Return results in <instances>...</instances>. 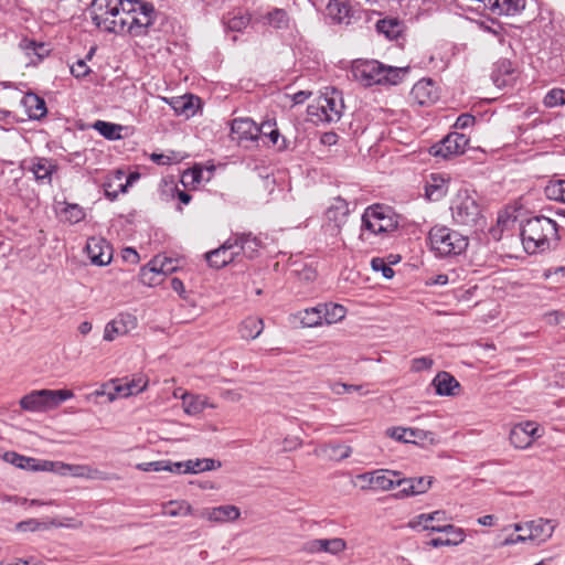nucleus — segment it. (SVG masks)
I'll use <instances>...</instances> for the list:
<instances>
[{
    "instance_id": "obj_1",
    "label": "nucleus",
    "mask_w": 565,
    "mask_h": 565,
    "mask_svg": "<svg viewBox=\"0 0 565 565\" xmlns=\"http://www.w3.org/2000/svg\"><path fill=\"white\" fill-rule=\"evenodd\" d=\"M521 237L526 253H543L556 245L558 241L557 224L545 216L530 218L522 227Z\"/></svg>"
},
{
    "instance_id": "obj_2",
    "label": "nucleus",
    "mask_w": 565,
    "mask_h": 565,
    "mask_svg": "<svg viewBox=\"0 0 565 565\" xmlns=\"http://www.w3.org/2000/svg\"><path fill=\"white\" fill-rule=\"evenodd\" d=\"M407 72L408 67L387 66L375 60H356L351 68L353 78L363 86L397 85Z\"/></svg>"
},
{
    "instance_id": "obj_3",
    "label": "nucleus",
    "mask_w": 565,
    "mask_h": 565,
    "mask_svg": "<svg viewBox=\"0 0 565 565\" xmlns=\"http://www.w3.org/2000/svg\"><path fill=\"white\" fill-rule=\"evenodd\" d=\"M122 18L125 24L122 34L142 36L148 33L154 21V8L151 3L141 0H124Z\"/></svg>"
},
{
    "instance_id": "obj_4",
    "label": "nucleus",
    "mask_w": 565,
    "mask_h": 565,
    "mask_svg": "<svg viewBox=\"0 0 565 565\" xmlns=\"http://www.w3.org/2000/svg\"><path fill=\"white\" fill-rule=\"evenodd\" d=\"M124 0H94L90 17L94 24L102 31L122 34Z\"/></svg>"
},
{
    "instance_id": "obj_5",
    "label": "nucleus",
    "mask_w": 565,
    "mask_h": 565,
    "mask_svg": "<svg viewBox=\"0 0 565 565\" xmlns=\"http://www.w3.org/2000/svg\"><path fill=\"white\" fill-rule=\"evenodd\" d=\"M344 109L342 94L335 88H327L318 99L309 105L308 114L316 122L339 121Z\"/></svg>"
},
{
    "instance_id": "obj_6",
    "label": "nucleus",
    "mask_w": 565,
    "mask_h": 565,
    "mask_svg": "<svg viewBox=\"0 0 565 565\" xmlns=\"http://www.w3.org/2000/svg\"><path fill=\"white\" fill-rule=\"evenodd\" d=\"M450 211L455 223L465 226L477 225L481 220V207L476 192L460 189L454 196Z\"/></svg>"
},
{
    "instance_id": "obj_7",
    "label": "nucleus",
    "mask_w": 565,
    "mask_h": 565,
    "mask_svg": "<svg viewBox=\"0 0 565 565\" xmlns=\"http://www.w3.org/2000/svg\"><path fill=\"white\" fill-rule=\"evenodd\" d=\"M74 397L71 390H38L20 399L22 409L42 413L57 407L61 403Z\"/></svg>"
},
{
    "instance_id": "obj_8",
    "label": "nucleus",
    "mask_w": 565,
    "mask_h": 565,
    "mask_svg": "<svg viewBox=\"0 0 565 565\" xmlns=\"http://www.w3.org/2000/svg\"><path fill=\"white\" fill-rule=\"evenodd\" d=\"M431 249L439 256L459 255L466 250L468 239L462 234L445 226H435L429 232Z\"/></svg>"
},
{
    "instance_id": "obj_9",
    "label": "nucleus",
    "mask_w": 565,
    "mask_h": 565,
    "mask_svg": "<svg viewBox=\"0 0 565 565\" xmlns=\"http://www.w3.org/2000/svg\"><path fill=\"white\" fill-rule=\"evenodd\" d=\"M397 227V221L392 212L382 205L367 207L362 215L360 239H366V235L388 233Z\"/></svg>"
},
{
    "instance_id": "obj_10",
    "label": "nucleus",
    "mask_w": 565,
    "mask_h": 565,
    "mask_svg": "<svg viewBox=\"0 0 565 565\" xmlns=\"http://www.w3.org/2000/svg\"><path fill=\"white\" fill-rule=\"evenodd\" d=\"M555 527L556 523L553 520L543 518L513 524L514 531L526 532V537L536 544L547 542L552 537Z\"/></svg>"
},
{
    "instance_id": "obj_11",
    "label": "nucleus",
    "mask_w": 565,
    "mask_h": 565,
    "mask_svg": "<svg viewBox=\"0 0 565 565\" xmlns=\"http://www.w3.org/2000/svg\"><path fill=\"white\" fill-rule=\"evenodd\" d=\"M469 143V138L459 132L448 134L441 141L433 145L429 149V153L434 157H441L443 159H449L455 156L462 154Z\"/></svg>"
},
{
    "instance_id": "obj_12",
    "label": "nucleus",
    "mask_w": 565,
    "mask_h": 565,
    "mask_svg": "<svg viewBox=\"0 0 565 565\" xmlns=\"http://www.w3.org/2000/svg\"><path fill=\"white\" fill-rule=\"evenodd\" d=\"M386 436L401 441L415 445L426 446L437 443L435 434L429 430L406 427H390L385 431Z\"/></svg>"
},
{
    "instance_id": "obj_13",
    "label": "nucleus",
    "mask_w": 565,
    "mask_h": 565,
    "mask_svg": "<svg viewBox=\"0 0 565 565\" xmlns=\"http://www.w3.org/2000/svg\"><path fill=\"white\" fill-rule=\"evenodd\" d=\"M542 435L539 425L533 422L516 424L510 431L511 444L519 449L530 447Z\"/></svg>"
},
{
    "instance_id": "obj_14",
    "label": "nucleus",
    "mask_w": 565,
    "mask_h": 565,
    "mask_svg": "<svg viewBox=\"0 0 565 565\" xmlns=\"http://www.w3.org/2000/svg\"><path fill=\"white\" fill-rule=\"evenodd\" d=\"M137 326V319L128 313L118 315L106 323L104 328V341L111 342L118 337L128 334Z\"/></svg>"
},
{
    "instance_id": "obj_15",
    "label": "nucleus",
    "mask_w": 565,
    "mask_h": 565,
    "mask_svg": "<svg viewBox=\"0 0 565 565\" xmlns=\"http://www.w3.org/2000/svg\"><path fill=\"white\" fill-rule=\"evenodd\" d=\"M198 515L210 523L223 524L238 520L241 516V510L236 505L224 504L213 508H204Z\"/></svg>"
},
{
    "instance_id": "obj_16",
    "label": "nucleus",
    "mask_w": 565,
    "mask_h": 565,
    "mask_svg": "<svg viewBox=\"0 0 565 565\" xmlns=\"http://www.w3.org/2000/svg\"><path fill=\"white\" fill-rule=\"evenodd\" d=\"M86 253L94 265L105 266L113 259V248L103 237H90L86 243Z\"/></svg>"
},
{
    "instance_id": "obj_17",
    "label": "nucleus",
    "mask_w": 565,
    "mask_h": 565,
    "mask_svg": "<svg viewBox=\"0 0 565 565\" xmlns=\"http://www.w3.org/2000/svg\"><path fill=\"white\" fill-rule=\"evenodd\" d=\"M238 255L239 252L235 249V243L228 238L218 248L206 253L205 257L211 267L220 269L233 263Z\"/></svg>"
},
{
    "instance_id": "obj_18",
    "label": "nucleus",
    "mask_w": 565,
    "mask_h": 565,
    "mask_svg": "<svg viewBox=\"0 0 565 565\" xmlns=\"http://www.w3.org/2000/svg\"><path fill=\"white\" fill-rule=\"evenodd\" d=\"M231 137L238 142L256 141L259 138V129L249 118H236L231 125Z\"/></svg>"
},
{
    "instance_id": "obj_19",
    "label": "nucleus",
    "mask_w": 565,
    "mask_h": 565,
    "mask_svg": "<svg viewBox=\"0 0 565 565\" xmlns=\"http://www.w3.org/2000/svg\"><path fill=\"white\" fill-rule=\"evenodd\" d=\"M431 486V478H399L397 487L401 488L396 494L398 498L418 495L427 492Z\"/></svg>"
},
{
    "instance_id": "obj_20",
    "label": "nucleus",
    "mask_w": 565,
    "mask_h": 565,
    "mask_svg": "<svg viewBox=\"0 0 565 565\" xmlns=\"http://www.w3.org/2000/svg\"><path fill=\"white\" fill-rule=\"evenodd\" d=\"M412 98L419 105H429L435 103L438 97V87L429 78H422L411 90Z\"/></svg>"
},
{
    "instance_id": "obj_21",
    "label": "nucleus",
    "mask_w": 565,
    "mask_h": 565,
    "mask_svg": "<svg viewBox=\"0 0 565 565\" xmlns=\"http://www.w3.org/2000/svg\"><path fill=\"white\" fill-rule=\"evenodd\" d=\"M449 178L441 173H431L426 182L425 193L428 200L439 201L448 192Z\"/></svg>"
},
{
    "instance_id": "obj_22",
    "label": "nucleus",
    "mask_w": 565,
    "mask_h": 565,
    "mask_svg": "<svg viewBox=\"0 0 565 565\" xmlns=\"http://www.w3.org/2000/svg\"><path fill=\"white\" fill-rule=\"evenodd\" d=\"M181 399L184 413L190 416H196L201 414L206 407H216L215 404L210 403L205 395L183 393L181 395Z\"/></svg>"
},
{
    "instance_id": "obj_23",
    "label": "nucleus",
    "mask_w": 565,
    "mask_h": 565,
    "mask_svg": "<svg viewBox=\"0 0 565 565\" xmlns=\"http://www.w3.org/2000/svg\"><path fill=\"white\" fill-rule=\"evenodd\" d=\"M349 212L348 202L341 198H335L326 211V217L329 222L334 223V226L340 230L347 222Z\"/></svg>"
},
{
    "instance_id": "obj_24",
    "label": "nucleus",
    "mask_w": 565,
    "mask_h": 565,
    "mask_svg": "<svg viewBox=\"0 0 565 565\" xmlns=\"http://www.w3.org/2000/svg\"><path fill=\"white\" fill-rule=\"evenodd\" d=\"M436 394L440 396L457 395L460 387L459 382L449 373L440 372L433 380Z\"/></svg>"
},
{
    "instance_id": "obj_25",
    "label": "nucleus",
    "mask_w": 565,
    "mask_h": 565,
    "mask_svg": "<svg viewBox=\"0 0 565 565\" xmlns=\"http://www.w3.org/2000/svg\"><path fill=\"white\" fill-rule=\"evenodd\" d=\"M232 241L235 243V249L238 250L239 254L243 253L247 258L255 257L262 247L260 241L250 234L235 235Z\"/></svg>"
},
{
    "instance_id": "obj_26",
    "label": "nucleus",
    "mask_w": 565,
    "mask_h": 565,
    "mask_svg": "<svg viewBox=\"0 0 565 565\" xmlns=\"http://www.w3.org/2000/svg\"><path fill=\"white\" fill-rule=\"evenodd\" d=\"M327 14L337 23L350 24L352 11L350 6L340 0H330L327 6Z\"/></svg>"
},
{
    "instance_id": "obj_27",
    "label": "nucleus",
    "mask_w": 565,
    "mask_h": 565,
    "mask_svg": "<svg viewBox=\"0 0 565 565\" xmlns=\"http://www.w3.org/2000/svg\"><path fill=\"white\" fill-rule=\"evenodd\" d=\"M447 513L443 510H437L431 513H422L414 519H412L408 523L412 529H420L423 531H431V527H438L439 525H429L430 522H443L447 521Z\"/></svg>"
},
{
    "instance_id": "obj_28",
    "label": "nucleus",
    "mask_w": 565,
    "mask_h": 565,
    "mask_svg": "<svg viewBox=\"0 0 565 565\" xmlns=\"http://www.w3.org/2000/svg\"><path fill=\"white\" fill-rule=\"evenodd\" d=\"M3 460L20 469L41 471L42 460L32 457H25L14 451L4 452Z\"/></svg>"
},
{
    "instance_id": "obj_29",
    "label": "nucleus",
    "mask_w": 565,
    "mask_h": 565,
    "mask_svg": "<svg viewBox=\"0 0 565 565\" xmlns=\"http://www.w3.org/2000/svg\"><path fill=\"white\" fill-rule=\"evenodd\" d=\"M124 179L125 172L121 170H117L108 177L107 181L104 183L105 195L108 199L115 200L119 193L127 191V183H125Z\"/></svg>"
},
{
    "instance_id": "obj_30",
    "label": "nucleus",
    "mask_w": 565,
    "mask_h": 565,
    "mask_svg": "<svg viewBox=\"0 0 565 565\" xmlns=\"http://www.w3.org/2000/svg\"><path fill=\"white\" fill-rule=\"evenodd\" d=\"M399 477V472L387 470V469H377L374 470V491H388L394 487H397V479Z\"/></svg>"
},
{
    "instance_id": "obj_31",
    "label": "nucleus",
    "mask_w": 565,
    "mask_h": 565,
    "mask_svg": "<svg viewBox=\"0 0 565 565\" xmlns=\"http://www.w3.org/2000/svg\"><path fill=\"white\" fill-rule=\"evenodd\" d=\"M22 104L31 119H40L46 115V106L44 99L33 93L26 94L22 98Z\"/></svg>"
},
{
    "instance_id": "obj_32",
    "label": "nucleus",
    "mask_w": 565,
    "mask_h": 565,
    "mask_svg": "<svg viewBox=\"0 0 565 565\" xmlns=\"http://www.w3.org/2000/svg\"><path fill=\"white\" fill-rule=\"evenodd\" d=\"M70 476L75 478H83L89 480H109L110 477L108 473L100 471L97 468H94L88 465H71L70 466Z\"/></svg>"
},
{
    "instance_id": "obj_33",
    "label": "nucleus",
    "mask_w": 565,
    "mask_h": 565,
    "mask_svg": "<svg viewBox=\"0 0 565 565\" xmlns=\"http://www.w3.org/2000/svg\"><path fill=\"white\" fill-rule=\"evenodd\" d=\"M160 257L153 258L147 266L140 270V281L145 286L153 287L160 285L163 280V276L158 269Z\"/></svg>"
},
{
    "instance_id": "obj_34",
    "label": "nucleus",
    "mask_w": 565,
    "mask_h": 565,
    "mask_svg": "<svg viewBox=\"0 0 565 565\" xmlns=\"http://www.w3.org/2000/svg\"><path fill=\"white\" fill-rule=\"evenodd\" d=\"M162 514L171 518L194 514L192 505L185 500H171L162 504Z\"/></svg>"
},
{
    "instance_id": "obj_35",
    "label": "nucleus",
    "mask_w": 565,
    "mask_h": 565,
    "mask_svg": "<svg viewBox=\"0 0 565 565\" xmlns=\"http://www.w3.org/2000/svg\"><path fill=\"white\" fill-rule=\"evenodd\" d=\"M263 330L264 322L260 318L247 317L241 322L238 332L243 339L254 340L259 337Z\"/></svg>"
},
{
    "instance_id": "obj_36",
    "label": "nucleus",
    "mask_w": 565,
    "mask_h": 565,
    "mask_svg": "<svg viewBox=\"0 0 565 565\" xmlns=\"http://www.w3.org/2000/svg\"><path fill=\"white\" fill-rule=\"evenodd\" d=\"M185 469L183 470L185 473L196 475L204 471L215 470L221 467V462L211 458H202V459H189L184 461Z\"/></svg>"
},
{
    "instance_id": "obj_37",
    "label": "nucleus",
    "mask_w": 565,
    "mask_h": 565,
    "mask_svg": "<svg viewBox=\"0 0 565 565\" xmlns=\"http://www.w3.org/2000/svg\"><path fill=\"white\" fill-rule=\"evenodd\" d=\"M56 166L54 162L46 158H35L32 163V172L36 180L51 181V175L55 171Z\"/></svg>"
},
{
    "instance_id": "obj_38",
    "label": "nucleus",
    "mask_w": 565,
    "mask_h": 565,
    "mask_svg": "<svg viewBox=\"0 0 565 565\" xmlns=\"http://www.w3.org/2000/svg\"><path fill=\"white\" fill-rule=\"evenodd\" d=\"M93 128L97 130L103 137L109 140H117L121 138L124 127L118 124L97 120L94 122Z\"/></svg>"
},
{
    "instance_id": "obj_39",
    "label": "nucleus",
    "mask_w": 565,
    "mask_h": 565,
    "mask_svg": "<svg viewBox=\"0 0 565 565\" xmlns=\"http://www.w3.org/2000/svg\"><path fill=\"white\" fill-rule=\"evenodd\" d=\"M376 29L387 39L394 40L397 39L402 33L403 25L397 19H383L376 23Z\"/></svg>"
},
{
    "instance_id": "obj_40",
    "label": "nucleus",
    "mask_w": 565,
    "mask_h": 565,
    "mask_svg": "<svg viewBox=\"0 0 565 565\" xmlns=\"http://www.w3.org/2000/svg\"><path fill=\"white\" fill-rule=\"evenodd\" d=\"M321 310L327 324L337 323L344 319L347 315V309L338 303L321 305Z\"/></svg>"
},
{
    "instance_id": "obj_41",
    "label": "nucleus",
    "mask_w": 565,
    "mask_h": 565,
    "mask_svg": "<svg viewBox=\"0 0 565 565\" xmlns=\"http://www.w3.org/2000/svg\"><path fill=\"white\" fill-rule=\"evenodd\" d=\"M300 322L303 327L312 328L324 322L321 306L306 309L300 313Z\"/></svg>"
},
{
    "instance_id": "obj_42",
    "label": "nucleus",
    "mask_w": 565,
    "mask_h": 565,
    "mask_svg": "<svg viewBox=\"0 0 565 565\" xmlns=\"http://www.w3.org/2000/svg\"><path fill=\"white\" fill-rule=\"evenodd\" d=\"M431 532L447 533L451 546L459 545L466 540L465 530L452 524L431 527Z\"/></svg>"
},
{
    "instance_id": "obj_43",
    "label": "nucleus",
    "mask_w": 565,
    "mask_h": 565,
    "mask_svg": "<svg viewBox=\"0 0 565 565\" xmlns=\"http://www.w3.org/2000/svg\"><path fill=\"white\" fill-rule=\"evenodd\" d=\"M544 192L547 199L565 203V180L550 181Z\"/></svg>"
},
{
    "instance_id": "obj_44",
    "label": "nucleus",
    "mask_w": 565,
    "mask_h": 565,
    "mask_svg": "<svg viewBox=\"0 0 565 565\" xmlns=\"http://www.w3.org/2000/svg\"><path fill=\"white\" fill-rule=\"evenodd\" d=\"M61 216L63 220L76 224L84 220L85 217V211L82 206L78 204H71L67 203L65 207L61 211Z\"/></svg>"
},
{
    "instance_id": "obj_45",
    "label": "nucleus",
    "mask_w": 565,
    "mask_h": 565,
    "mask_svg": "<svg viewBox=\"0 0 565 565\" xmlns=\"http://www.w3.org/2000/svg\"><path fill=\"white\" fill-rule=\"evenodd\" d=\"M322 553L340 555L347 548V542L341 537L322 539Z\"/></svg>"
},
{
    "instance_id": "obj_46",
    "label": "nucleus",
    "mask_w": 565,
    "mask_h": 565,
    "mask_svg": "<svg viewBox=\"0 0 565 565\" xmlns=\"http://www.w3.org/2000/svg\"><path fill=\"white\" fill-rule=\"evenodd\" d=\"M20 47L25 52L26 55H35L38 60H42L49 55L50 50L44 43H36L30 40H23L20 43Z\"/></svg>"
},
{
    "instance_id": "obj_47",
    "label": "nucleus",
    "mask_w": 565,
    "mask_h": 565,
    "mask_svg": "<svg viewBox=\"0 0 565 565\" xmlns=\"http://www.w3.org/2000/svg\"><path fill=\"white\" fill-rule=\"evenodd\" d=\"M70 466V463L62 461L42 460L41 471H51L58 476H68Z\"/></svg>"
},
{
    "instance_id": "obj_48",
    "label": "nucleus",
    "mask_w": 565,
    "mask_h": 565,
    "mask_svg": "<svg viewBox=\"0 0 565 565\" xmlns=\"http://www.w3.org/2000/svg\"><path fill=\"white\" fill-rule=\"evenodd\" d=\"M543 103L548 108L565 105V90L561 88L551 89L545 95Z\"/></svg>"
},
{
    "instance_id": "obj_49",
    "label": "nucleus",
    "mask_w": 565,
    "mask_h": 565,
    "mask_svg": "<svg viewBox=\"0 0 565 565\" xmlns=\"http://www.w3.org/2000/svg\"><path fill=\"white\" fill-rule=\"evenodd\" d=\"M131 395H137L143 392L148 386V379L145 375H135L131 380L126 381Z\"/></svg>"
},
{
    "instance_id": "obj_50",
    "label": "nucleus",
    "mask_w": 565,
    "mask_h": 565,
    "mask_svg": "<svg viewBox=\"0 0 565 565\" xmlns=\"http://www.w3.org/2000/svg\"><path fill=\"white\" fill-rule=\"evenodd\" d=\"M268 23L275 28H282L287 24V13L284 10L276 9L267 15Z\"/></svg>"
},
{
    "instance_id": "obj_51",
    "label": "nucleus",
    "mask_w": 565,
    "mask_h": 565,
    "mask_svg": "<svg viewBox=\"0 0 565 565\" xmlns=\"http://www.w3.org/2000/svg\"><path fill=\"white\" fill-rule=\"evenodd\" d=\"M47 527L49 526L45 523H42L35 519L22 521L17 524V530L21 532L46 530Z\"/></svg>"
},
{
    "instance_id": "obj_52",
    "label": "nucleus",
    "mask_w": 565,
    "mask_h": 565,
    "mask_svg": "<svg viewBox=\"0 0 565 565\" xmlns=\"http://www.w3.org/2000/svg\"><path fill=\"white\" fill-rule=\"evenodd\" d=\"M371 265L375 271H381L383 277L386 279H391L394 276V270L384 262L383 258H373Z\"/></svg>"
},
{
    "instance_id": "obj_53",
    "label": "nucleus",
    "mask_w": 565,
    "mask_h": 565,
    "mask_svg": "<svg viewBox=\"0 0 565 565\" xmlns=\"http://www.w3.org/2000/svg\"><path fill=\"white\" fill-rule=\"evenodd\" d=\"M228 29L233 31H241L245 29L249 23V18L245 15H234L227 20Z\"/></svg>"
},
{
    "instance_id": "obj_54",
    "label": "nucleus",
    "mask_w": 565,
    "mask_h": 565,
    "mask_svg": "<svg viewBox=\"0 0 565 565\" xmlns=\"http://www.w3.org/2000/svg\"><path fill=\"white\" fill-rule=\"evenodd\" d=\"M135 468L143 472H160L164 470V460L137 463Z\"/></svg>"
},
{
    "instance_id": "obj_55",
    "label": "nucleus",
    "mask_w": 565,
    "mask_h": 565,
    "mask_svg": "<svg viewBox=\"0 0 565 565\" xmlns=\"http://www.w3.org/2000/svg\"><path fill=\"white\" fill-rule=\"evenodd\" d=\"M71 73L76 78H83L90 73V68L87 66L84 60H78L71 66Z\"/></svg>"
},
{
    "instance_id": "obj_56",
    "label": "nucleus",
    "mask_w": 565,
    "mask_h": 565,
    "mask_svg": "<svg viewBox=\"0 0 565 565\" xmlns=\"http://www.w3.org/2000/svg\"><path fill=\"white\" fill-rule=\"evenodd\" d=\"M192 96H182L173 100L172 107L177 113H186L192 107Z\"/></svg>"
},
{
    "instance_id": "obj_57",
    "label": "nucleus",
    "mask_w": 565,
    "mask_h": 565,
    "mask_svg": "<svg viewBox=\"0 0 565 565\" xmlns=\"http://www.w3.org/2000/svg\"><path fill=\"white\" fill-rule=\"evenodd\" d=\"M433 365V360L427 356L416 358L412 361V371L420 372L424 370H429Z\"/></svg>"
},
{
    "instance_id": "obj_58",
    "label": "nucleus",
    "mask_w": 565,
    "mask_h": 565,
    "mask_svg": "<svg viewBox=\"0 0 565 565\" xmlns=\"http://www.w3.org/2000/svg\"><path fill=\"white\" fill-rule=\"evenodd\" d=\"M109 384L114 386L118 397H129L131 395V391H129L126 382L122 383V380L114 379L109 381Z\"/></svg>"
},
{
    "instance_id": "obj_59",
    "label": "nucleus",
    "mask_w": 565,
    "mask_h": 565,
    "mask_svg": "<svg viewBox=\"0 0 565 565\" xmlns=\"http://www.w3.org/2000/svg\"><path fill=\"white\" fill-rule=\"evenodd\" d=\"M356 480L361 482L362 490H373L374 488V471L364 472L356 476Z\"/></svg>"
},
{
    "instance_id": "obj_60",
    "label": "nucleus",
    "mask_w": 565,
    "mask_h": 565,
    "mask_svg": "<svg viewBox=\"0 0 565 565\" xmlns=\"http://www.w3.org/2000/svg\"><path fill=\"white\" fill-rule=\"evenodd\" d=\"M361 388H362V386L348 385V384H344V383H334V384L331 385L332 392L338 394V395L345 394V393H351L353 391H360Z\"/></svg>"
},
{
    "instance_id": "obj_61",
    "label": "nucleus",
    "mask_w": 565,
    "mask_h": 565,
    "mask_svg": "<svg viewBox=\"0 0 565 565\" xmlns=\"http://www.w3.org/2000/svg\"><path fill=\"white\" fill-rule=\"evenodd\" d=\"M322 539H313L305 543L303 550L310 554L322 553Z\"/></svg>"
},
{
    "instance_id": "obj_62",
    "label": "nucleus",
    "mask_w": 565,
    "mask_h": 565,
    "mask_svg": "<svg viewBox=\"0 0 565 565\" xmlns=\"http://www.w3.org/2000/svg\"><path fill=\"white\" fill-rule=\"evenodd\" d=\"M475 124V117L470 114H461L455 124L456 128L466 129Z\"/></svg>"
},
{
    "instance_id": "obj_63",
    "label": "nucleus",
    "mask_w": 565,
    "mask_h": 565,
    "mask_svg": "<svg viewBox=\"0 0 565 565\" xmlns=\"http://www.w3.org/2000/svg\"><path fill=\"white\" fill-rule=\"evenodd\" d=\"M185 469V465H184V461H178V462H173V461H170V460H164V470L163 471H169V472H172V473H185L183 470Z\"/></svg>"
},
{
    "instance_id": "obj_64",
    "label": "nucleus",
    "mask_w": 565,
    "mask_h": 565,
    "mask_svg": "<svg viewBox=\"0 0 565 565\" xmlns=\"http://www.w3.org/2000/svg\"><path fill=\"white\" fill-rule=\"evenodd\" d=\"M158 269L164 277L166 275L173 273L177 269V266L173 264V262L169 258H160V262L158 264Z\"/></svg>"
}]
</instances>
